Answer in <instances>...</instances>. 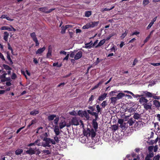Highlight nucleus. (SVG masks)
Masks as SVG:
<instances>
[{
	"instance_id": "nucleus-40",
	"label": "nucleus",
	"mask_w": 160,
	"mask_h": 160,
	"mask_svg": "<svg viewBox=\"0 0 160 160\" xmlns=\"http://www.w3.org/2000/svg\"><path fill=\"white\" fill-rule=\"evenodd\" d=\"M62 64H60L59 65L58 62L54 63L53 64V66H54V67L56 66L58 67H60L62 66Z\"/></svg>"
},
{
	"instance_id": "nucleus-49",
	"label": "nucleus",
	"mask_w": 160,
	"mask_h": 160,
	"mask_svg": "<svg viewBox=\"0 0 160 160\" xmlns=\"http://www.w3.org/2000/svg\"><path fill=\"white\" fill-rule=\"evenodd\" d=\"M42 152L46 154H49L50 153V151L48 150H43Z\"/></svg>"
},
{
	"instance_id": "nucleus-5",
	"label": "nucleus",
	"mask_w": 160,
	"mask_h": 160,
	"mask_svg": "<svg viewBox=\"0 0 160 160\" xmlns=\"http://www.w3.org/2000/svg\"><path fill=\"white\" fill-rule=\"evenodd\" d=\"M30 36L33 41L35 42L36 46H38L39 44L38 40L36 37V34L35 32H33L30 34Z\"/></svg>"
},
{
	"instance_id": "nucleus-39",
	"label": "nucleus",
	"mask_w": 160,
	"mask_h": 160,
	"mask_svg": "<svg viewBox=\"0 0 160 160\" xmlns=\"http://www.w3.org/2000/svg\"><path fill=\"white\" fill-rule=\"evenodd\" d=\"M127 32L126 31H125V32L123 33L121 36V38L122 39H123L127 35Z\"/></svg>"
},
{
	"instance_id": "nucleus-51",
	"label": "nucleus",
	"mask_w": 160,
	"mask_h": 160,
	"mask_svg": "<svg viewBox=\"0 0 160 160\" xmlns=\"http://www.w3.org/2000/svg\"><path fill=\"white\" fill-rule=\"evenodd\" d=\"M95 106L94 105L93 106H89L88 107V108L92 110V111H93L95 109Z\"/></svg>"
},
{
	"instance_id": "nucleus-50",
	"label": "nucleus",
	"mask_w": 160,
	"mask_h": 160,
	"mask_svg": "<svg viewBox=\"0 0 160 160\" xmlns=\"http://www.w3.org/2000/svg\"><path fill=\"white\" fill-rule=\"evenodd\" d=\"M70 114L72 115H77V113L75 111H72L69 112Z\"/></svg>"
},
{
	"instance_id": "nucleus-23",
	"label": "nucleus",
	"mask_w": 160,
	"mask_h": 160,
	"mask_svg": "<svg viewBox=\"0 0 160 160\" xmlns=\"http://www.w3.org/2000/svg\"><path fill=\"white\" fill-rule=\"evenodd\" d=\"M39 113V111L36 110H34L30 112V114L32 115H36Z\"/></svg>"
},
{
	"instance_id": "nucleus-7",
	"label": "nucleus",
	"mask_w": 160,
	"mask_h": 160,
	"mask_svg": "<svg viewBox=\"0 0 160 160\" xmlns=\"http://www.w3.org/2000/svg\"><path fill=\"white\" fill-rule=\"evenodd\" d=\"M82 56V52L79 51L75 54L74 58L75 60H78L81 58Z\"/></svg>"
},
{
	"instance_id": "nucleus-31",
	"label": "nucleus",
	"mask_w": 160,
	"mask_h": 160,
	"mask_svg": "<svg viewBox=\"0 0 160 160\" xmlns=\"http://www.w3.org/2000/svg\"><path fill=\"white\" fill-rule=\"evenodd\" d=\"M103 82V81H100L98 83L96 86H95L92 89V90L95 89L97 88L99 86L102 84Z\"/></svg>"
},
{
	"instance_id": "nucleus-56",
	"label": "nucleus",
	"mask_w": 160,
	"mask_h": 160,
	"mask_svg": "<svg viewBox=\"0 0 160 160\" xmlns=\"http://www.w3.org/2000/svg\"><path fill=\"white\" fill-rule=\"evenodd\" d=\"M128 123L129 124V126H131L132 125L133 123V121L132 120H129L128 122Z\"/></svg>"
},
{
	"instance_id": "nucleus-59",
	"label": "nucleus",
	"mask_w": 160,
	"mask_h": 160,
	"mask_svg": "<svg viewBox=\"0 0 160 160\" xmlns=\"http://www.w3.org/2000/svg\"><path fill=\"white\" fill-rule=\"evenodd\" d=\"M153 23H153L152 22H151L148 25V26L147 27V29H149L152 27V25H153Z\"/></svg>"
},
{
	"instance_id": "nucleus-11",
	"label": "nucleus",
	"mask_w": 160,
	"mask_h": 160,
	"mask_svg": "<svg viewBox=\"0 0 160 160\" xmlns=\"http://www.w3.org/2000/svg\"><path fill=\"white\" fill-rule=\"evenodd\" d=\"M66 126V123L64 120H62L59 123V128L61 129Z\"/></svg>"
},
{
	"instance_id": "nucleus-16",
	"label": "nucleus",
	"mask_w": 160,
	"mask_h": 160,
	"mask_svg": "<svg viewBox=\"0 0 160 160\" xmlns=\"http://www.w3.org/2000/svg\"><path fill=\"white\" fill-rule=\"evenodd\" d=\"M96 120L97 119H94L92 121L93 127L95 130H96L98 128V124Z\"/></svg>"
},
{
	"instance_id": "nucleus-17",
	"label": "nucleus",
	"mask_w": 160,
	"mask_h": 160,
	"mask_svg": "<svg viewBox=\"0 0 160 160\" xmlns=\"http://www.w3.org/2000/svg\"><path fill=\"white\" fill-rule=\"evenodd\" d=\"M107 96V94L106 93H104V94L101 95V96H99L98 100L100 101H102L104 100L106 97Z\"/></svg>"
},
{
	"instance_id": "nucleus-36",
	"label": "nucleus",
	"mask_w": 160,
	"mask_h": 160,
	"mask_svg": "<svg viewBox=\"0 0 160 160\" xmlns=\"http://www.w3.org/2000/svg\"><path fill=\"white\" fill-rule=\"evenodd\" d=\"M149 3V0H143V4L144 6H145L148 5Z\"/></svg>"
},
{
	"instance_id": "nucleus-41",
	"label": "nucleus",
	"mask_w": 160,
	"mask_h": 160,
	"mask_svg": "<svg viewBox=\"0 0 160 160\" xmlns=\"http://www.w3.org/2000/svg\"><path fill=\"white\" fill-rule=\"evenodd\" d=\"M160 158V156L158 154L155 155L153 158V160H159Z\"/></svg>"
},
{
	"instance_id": "nucleus-52",
	"label": "nucleus",
	"mask_w": 160,
	"mask_h": 160,
	"mask_svg": "<svg viewBox=\"0 0 160 160\" xmlns=\"http://www.w3.org/2000/svg\"><path fill=\"white\" fill-rule=\"evenodd\" d=\"M152 97L155 99H158L160 98V97L158 96H157L155 95V94L153 93Z\"/></svg>"
},
{
	"instance_id": "nucleus-2",
	"label": "nucleus",
	"mask_w": 160,
	"mask_h": 160,
	"mask_svg": "<svg viewBox=\"0 0 160 160\" xmlns=\"http://www.w3.org/2000/svg\"><path fill=\"white\" fill-rule=\"evenodd\" d=\"M99 22H91L87 23L83 26L82 28L83 29H88L90 28H93L98 26Z\"/></svg>"
},
{
	"instance_id": "nucleus-35",
	"label": "nucleus",
	"mask_w": 160,
	"mask_h": 160,
	"mask_svg": "<svg viewBox=\"0 0 160 160\" xmlns=\"http://www.w3.org/2000/svg\"><path fill=\"white\" fill-rule=\"evenodd\" d=\"M154 156V154L153 152H149V154L146 157H148L150 158Z\"/></svg>"
},
{
	"instance_id": "nucleus-33",
	"label": "nucleus",
	"mask_w": 160,
	"mask_h": 160,
	"mask_svg": "<svg viewBox=\"0 0 160 160\" xmlns=\"http://www.w3.org/2000/svg\"><path fill=\"white\" fill-rule=\"evenodd\" d=\"M35 144H37L38 146H42V143L40 142V140L38 139L35 142Z\"/></svg>"
},
{
	"instance_id": "nucleus-54",
	"label": "nucleus",
	"mask_w": 160,
	"mask_h": 160,
	"mask_svg": "<svg viewBox=\"0 0 160 160\" xmlns=\"http://www.w3.org/2000/svg\"><path fill=\"white\" fill-rule=\"evenodd\" d=\"M65 28H66L65 26V27L62 26V30L61 32L62 33H63L65 32L66 30L67 29H65Z\"/></svg>"
},
{
	"instance_id": "nucleus-21",
	"label": "nucleus",
	"mask_w": 160,
	"mask_h": 160,
	"mask_svg": "<svg viewBox=\"0 0 160 160\" xmlns=\"http://www.w3.org/2000/svg\"><path fill=\"white\" fill-rule=\"evenodd\" d=\"M11 27L10 26L9 27L8 26H3L1 28V30H7L8 31H11Z\"/></svg>"
},
{
	"instance_id": "nucleus-14",
	"label": "nucleus",
	"mask_w": 160,
	"mask_h": 160,
	"mask_svg": "<svg viewBox=\"0 0 160 160\" xmlns=\"http://www.w3.org/2000/svg\"><path fill=\"white\" fill-rule=\"evenodd\" d=\"M46 48L44 47L42 48H40L36 51V54H41L45 50Z\"/></svg>"
},
{
	"instance_id": "nucleus-44",
	"label": "nucleus",
	"mask_w": 160,
	"mask_h": 160,
	"mask_svg": "<svg viewBox=\"0 0 160 160\" xmlns=\"http://www.w3.org/2000/svg\"><path fill=\"white\" fill-rule=\"evenodd\" d=\"M96 108L98 113L101 112V108H100V107L99 105H98L96 106Z\"/></svg>"
},
{
	"instance_id": "nucleus-43",
	"label": "nucleus",
	"mask_w": 160,
	"mask_h": 160,
	"mask_svg": "<svg viewBox=\"0 0 160 160\" xmlns=\"http://www.w3.org/2000/svg\"><path fill=\"white\" fill-rule=\"evenodd\" d=\"M58 136L55 135V136L54 137V140H54L55 142H58L59 141Z\"/></svg>"
},
{
	"instance_id": "nucleus-27",
	"label": "nucleus",
	"mask_w": 160,
	"mask_h": 160,
	"mask_svg": "<svg viewBox=\"0 0 160 160\" xmlns=\"http://www.w3.org/2000/svg\"><path fill=\"white\" fill-rule=\"evenodd\" d=\"M144 93L149 98H151L152 97V94L153 93H152L149 92H148V91H145L144 92Z\"/></svg>"
},
{
	"instance_id": "nucleus-64",
	"label": "nucleus",
	"mask_w": 160,
	"mask_h": 160,
	"mask_svg": "<svg viewBox=\"0 0 160 160\" xmlns=\"http://www.w3.org/2000/svg\"><path fill=\"white\" fill-rule=\"evenodd\" d=\"M157 120L160 122V114H157L156 115Z\"/></svg>"
},
{
	"instance_id": "nucleus-53",
	"label": "nucleus",
	"mask_w": 160,
	"mask_h": 160,
	"mask_svg": "<svg viewBox=\"0 0 160 160\" xmlns=\"http://www.w3.org/2000/svg\"><path fill=\"white\" fill-rule=\"evenodd\" d=\"M0 58L2 59V60L3 61H5V58L3 55V54L0 52Z\"/></svg>"
},
{
	"instance_id": "nucleus-61",
	"label": "nucleus",
	"mask_w": 160,
	"mask_h": 160,
	"mask_svg": "<svg viewBox=\"0 0 160 160\" xmlns=\"http://www.w3.org/2000/svg\"><path fill=\"white\" fill-rule=\"evenodd\" d=\"M151 64L154 66H158L160 65V62H158L157 63H152Z\"/></svg>"
},
{
	"instance_id": "nucleus-28",
	"label": "nucleus",
	"mask_w": 160,
	"mask_h": 160,
	"mask_svg": "<svg viewBox=\"0 0 160 160\" xmlns=\"http://www.w3.org/2000/svg\"><path fill=\"white\" fill-rule=\"evenodd\" d=\"M93 47L92 45L90 44V43H87L85 44V46L83 47V48L87 49H90Z\"/></svg>"
},
{
	"instance_id": "nucleus-47",
	"label": "nucleus",
	"mask_w": 160,
	"mask_h": 160,
	"mask_svg": "<svg viewBox=\"0 0 160 160\" xmlns=\"http://www.w3.org/2000/svg\"><path fill=\"white\" fill-rule=\"evenodd\" d=\"M107 105L106 101H103L101 104V105L103 108H104Z\"/></svg>"
},
{
	"instance_id": "nucleus-13",
	"label": "nucleus",
	"mask_w": 160,
	"mask_h": 160,
	"mask_svg": "<svg viewBox=\"0 0 160 160\" xmlns=\"http://www.w3.org/2000/svg\"><path fill=\"white\" fill-rule=\"evenodd\" d=\"M143 105L144 108L146 110H148L151 108L152 104L151 103H147Z\"/></svg>"
},
{
	"instance_id": "nucleus-58",
	"label": "nucleus",
	"mask_w": 160,
	"mask_h": 160,
	"mask_svg": "<svg viewBox=\"0 0 160 160\" xmlns=\"http://www.w3.org/2000/svg\"><path fill=\"white\" fill-rule=\"evenodd\" d=\"M123 122H124V120H123V119H119L118 120V122L119 124H120V125H121V124L123 123Z\"/></svg>"
},
{
	"instance_id": "nucleus-57",
	"label": "nucleus",
	"mask_w": 160,
	"mask_h": 160,
	"mask_svg": "<svg viewBox=\"0 0 160 160\" xmlns=\"http://www.w3.org/2000/svg\"><path fill=\"white\" fill-rule=\"evenodd\" d=\"M138 62V61L137 59H135L134 61V62H133V63L132 65V67H134L135 66V65Z\"/></svg>"
},
{
	"instance_id": "nucleus-37",
	"label": "nucleus",
	"mask_w": 160,
	"mask_h": 160,
	"mask_svg": "<svg viewBox=\"0 0 160 160\" xmlns=\"http://www.w3.org/2000/svg\"><path fill=\"white\" fill-rule=\"evenodd\" d=\"M94 96L93 95H92L89 98V100H88V102H90V104H92V101L94 100Z\"/></svg>"
},
{
	"instance_id": "nucleus-46",
	"label": "nucleus",
	"mask_w": 160,
	"mask_h": 160,
	"mask_svg": "<svg viewBox=\"0 0 160 160\" xmlns=\"http://www.w3.org/2000/svg\"><path fill=\"white\" fill-rule=\"evenodd\" d=\"M126 123H123L121 124L120 126V127L122 129H124L126 127Z\"/></svg>"
},
{
	"instance_id": "nucleus-1",
	"label": "nucleus",
	"mask_w": 160,
	"mask_h": 160,
	"mask_svg": "<svg viewBox=\"0 0 160 160\" xmlns=\"http://www.w3.org/2000/svg\"><path fill=\"white\" fill-rule=\"evenodd\" d=\"M43 140L45 142H42V146L44 147H50L51 144H55V142L53 139L49 138H44Z\"/></svg>"
},
{
	"instance_id": "nucleus-8",
	"label": "nucleus",
	"mask_w": 160,
	"mask_h": 160,
	"mask_svg": "<svg viewBox=\"0 0 160 160\" xmlns=\"http://www.w3.org/2000/svg\"><path fill=\"white\" fill-rule=\"evenodd\" d=\"M148 102V100L144 97H141L139 99V102L143 105L147 103Z\"/></svg>"
},
{
	"instance_id": "nucleus-25",
	"label": "nucleus",
	"mask_w": 160,
	"mask_h": 160,
	"mask_svg": "<svg viewBox=\"0 0 160 160\" xmlns=\"http://www.w3.org/2000/svg\"><path fill=\"white\" fill-rule=\"evenodd\" d=\"M105 42V40L104 39H103L100 41V42L98 43V44L95 47V48H97L98 47L102 46Z\"/></svg>"
},
{
	"instance_id": "nucleus-20",
	"label": "nucleus",
	"mask_w": 160,
	"mask_h": 160,
	"mask_svg": "<svg viewBox=\"0 0 160 160\" xmlns=\"http://www.w3.org/2000/svg\"><path fill=\"white\" fill-rule=\"evenodd\" d=\"M83 117H85L86 118L87 120H88L89 119V114L87 113V112L85 111H83Z\"/></svg>"
},
{
	"instance_id": "nucleus-38",
	"label": "nucleus",
	"mask_w": 160,
	"mask_h": 160,
	"mask_svg": "<svg viewBox=\"0 0 160 160\" xmlns=\"http://www.w3.org/2000/svg\"><path fill=\"white\" fill-rule=\"evenodd\" d=\"M75 52L74 51L73 52H70V57L72 58H74V57L75 55Z\"/></svg>"
},
{
	"instance_id": "nucleus-63",
	"label": "nucleus",
	"mask_w": 160,
	"mask_h": 160,
	"mask_svg": "<svg viewBox=\"0 0 160 160\" xmlns=\"http://www.w3.org/2000/svg\"><path fill=\"white\" fill-rule=\"evenodd\" d=\"M110 8H102L101 10V11L102 12H104L105 11H110Z\"/></svg>"
},
{
	"instance_id": "nucleus-45",
	"label": "nucleus",
	"mask_w": 160,
	"mask_h": 160,
	"mask_svg": "<svg viewBox=\"0 0 160 160\" xmlns=\"http://www.w3.org/2000/svg\"><path fill=\"white\" fill-rule=\"evenodd\" d=\"M59 121V118H57L56 117V118H55V119H54V123L55 124L57 125L58 123V122Z\"/></svg>"
},
{
	"instance_id": "nucleus-62",
	"label": "nucleus",
	"mask_w": 160,
	"mask_h": 160,
	"mask_svg": "<svg viewBox=\"0 0 160 160\" xmlns=\"http://www.w3.org/2000/svg\"><path fill=\"white\" fill-rule=\"evenodd\" d=\"M154 127H155V128L157 129L158 130L159 129V125L158 124V123H154Z\"/></svg>"
},
{
	"instance_id": "nucleus-22",
	"label": "nucleus",
	"mask_w": 160,
	"mask_h": 160,
	"mask_svg": "<svg viewBox=\"0 0 160 160\" xmlns=\"http://www.w3.org/2000/svg\"><path fill=\"white\" fill-rule=\"evenodd\" d=\"M111 103L115 104L116 103L117 101L118 100L116 97H112L110 98Z\"/></svg>"
},
{
	"instance_id": "nucleus-48",
	"label": "nucleus",
	"mask_w": 160,
	"mask_h": 160,
	"mask_svg": "<svg viewBox=\"0 0 160 160\" xmlns=\"http://www.w3.org/2000/svg\"><path fill=\"white\" fill-rule=\"evenodd\" d=\"M83 111H81L79 110L78 112L77 115L78 114L79 116L82 117H83V114H82L83 113Z\"/></svg>"
},
{
	"instance_id": "nucleus-18",
	"label": "nucleus",
	"mask_w": 160,
	"mask_h": 160,
	"mask_svg": "<svg viewBox=\"0 0 160 160\" xmlns=\"http://www.w3.org/2000/svg\"><path fill=\"white\" fill-rule=\"evenodd\" d=\"M9 35V33L7 32H4L3 39L6 42L8 41Z\"/></svg>"
},
{
	"instance_id": "nucleus-34",
	"label": "nucleus",
	"mask_w": 160,
	"mask_h": 160,
	"mask_svg": "<svg viewBox=\"0 0 160 160\" xmlns=\"http://www.w3.org/2000/svg\"><path fill=\"white\" fill-rule=\"evenodd\" d=\"M42 127H41L37 129V131L36 132V133H37L40 134L41 133L42 131Z\"/></svg>"
},
{
	"instance_id": "nucleus-10",
	"label": "nucleus",
	"mask_w": 160,
	"mask_h": 160,
	"mask_svg": "<svg viewBox=\"0 0 160 160\" xmlns=\"http://www.w3.org/2000/svg\"><path fill=\"white\" fill-rule=\"evenodd\" d=\"M87 112L88 113L92 115V116H94L95 117V119H97L98 118V113L94 112L93 111H91L90 110H88Z\"/></svg>"
},
{
	"instance_id": "nucleus-3",
	"label": "nucleus",
	"mask_w": 160,
	"mask_h": 160,
	"mask_svg": "<svg viewBox=\"0 0 160 160\" xmlns=\"http://www.w3.org/2000/svg\"><path fill=\"white\" fill-rule=\"evenodd\" d=\"M119 92V91L116 90L112 91L109 93V95L110 96H113L115 95V94H118L116 97L117 99L118 100L122 98L125 96L124 93L122 92H120L118 93V92Z\"/></svg>"
},
{
	"instance_id": "nucleus-30",
	"label": "nucleus",
	"mask_w": 160,
	"mask_h": 160,
	"mask_svg": "<svg viewBox=\"0 0 160 160\" xmlns=\"http://www.w3.org/2000/svg\"><path fill=\"white\" fill-rule=\"evenodd\" d=\"M23 152V150L21 149H18L15 151V154L17 155H19L21 154Z\"/></svg>"
},
{
	"instance_id": "nucleus-19",
	"label": "nucleus",
	"mask_w": 160,
	"mask_h": 160,
	"mask_svg": "<svg viewBox=\"0 0 160 160\" xmlns=\"http://www.w3.org/2000/svg\"><path fill=\"white\" fill-rule=\"evenodd\" d=\"M96 130L92 129L89 131V135H91L92 137H94L96 136Z\"/></svg>"
},
{
	"instance_id": "nucleus-9",
	"label": "nucleus",
	"mask_w": 160,
	"mask_h": 160,
	"mask_svg": "<svg viewBox=\"0 0 160 160\" xmlns=\"http://www.w3.org/2000/svg\"><path fill=\"white\" fill-rule=\"evenodd\" d=\"M36 148L34 149L30 148H29V150H28L27 151H26V152L27 153L29 154H33L35 153V150H36Z\"/></svg>"
},
{
	"instance_id": "nucleus-15",
	"label": "nucleus",
	"mask_w": 160,
	"mask_h": 160,
	"mask_svg": "<svg viewBox=\"0 0 160 160\" xmlns=\"http://www.w3.org/2000/svg\"><path fill=\"white\" fill-rule=\"evenodd\" d=\"M54 131L55 133V135H58L60 134L59 131V129L58 126H55L53 128Z\"/></svg>"
},
{
	"instance_id": "nucleus-55",
	"label": "nucleus",
	"mask_w": 160,
	"mask_h": 160,
	"mask_svg": "<svg viewBox=\"0 0 160 160\" xmlns=\"http://www.w3.org/2000/svg\"><path fill=\"white\" fill-rule=\"evenodd\" d=\"M132 96L134 98H137L138 97H140L142 96V95H139L138 94L135 95L133 93V94H132Z\"/></svg>"
},
{
	"instance_id": "nucleus-42",
	"label": "nucleus",
	"mask_w": 160,
	"mask_h": 160,
	"mask_svg": "<svg viewBox=\"0 0 160 160\" xmlns=\"http://www.w3.org/2000/svg\"><path fill=\"white\" fill-rule=\"evenodd\" d=\"M154 146H151L148 147V150L149 152H152V151L153 150Z\"/></svg>"
},
{
	"instance_id": "nucleus-12",
	"label": "nucleus",
	"mask_w": 160,
	"mask_h": 160,
	"mask_svg": "<svg viewBox=\"0 0 160 160\" xmlns=\"http://www.w3.org/2000/svg\"><path fill=\"white\" fill-rule=\"evenodd\" d=\"M52 49L49 46L48 49V52L47 54V57L48 58H51L52 56Z\"/></svg>"
},
{
	"instance_id": "nucleus-60",
	"label": "nucleus",
	"mask_w": 160,
	"mask_h": 160,
	"mask_svg": "<svg viewBox=\"0 0 160 160\" xmlns=\"http://www.w3.org/2000/svg\"><path fill=\"white\" fill-rule=\"evenodd\" d=\"M150 37V35H149L146 38V39L144 41V43H145L149 39Z\"/></svg>"
},
{
	"instance_id": "nucleus-32",
	"label": "nucleus",
	"mask_w": 160,
	"mask_h": 160,
	"mask_svg": "<svg viewBox=\"0 0 160 160\" xmlns=\"http://www.w3.org/2000/svg\"><path fill=\"white\" fill-rule=\"evenodd\" d=\"M91 14L92 12L91 11H87L85 12V16L86 17H88L91 15Z\"/></svg>"
},
{
	"instance_id": "nucleus-26",
	"label": "nucleus",
	"mask_w": 160,
	"mask_h": 160,
	"mask_svg": "<svg viewBox=\"0 0 160 160\" xmlns=\"http://www.w3.org/2000/svg\"><path fill=\"white\" fill-rule=\"evenodd\" d=\"M153 104L157 107L159 108L160 107V103L159 101L154 100L153 101Z\"/></svg>"
},
{
	"instance_id": "nucleus-29",
	"label": "nucleus",
	"mask_w": 160,
	"mask_h": 160,
	"mask_svg": "<svg viewBox=\"0 0 160 160\" xmlns=\"http://www.w3.org/2000/svg\"><path fill=\"white\" fill-rule=\"evenodd\" d=\"M141 117V114L137 113H135L133 115V118L134 119H138Z\"/></svg>"
},
{
	"instance_id": "nucleus-6",
	"label": "nucleus",
	"mask_w": 160,
	"mask_h": 160,
	"mask_svg": "<svg viewBox=\"0 0 160 160\" xmlns=\"http://www.w3.org/2000/svg\"><path fill=\"white\" fill-rule=\"evenodd\" d=\"M55 9L54 8L50 9L48 10V8L46 7H43L40 8H39V11L45 12L46 13H49L51 12L53 10Z\"/></svg>"
},
{
	"instance_id": "nucleus-24",
	"label": "nucleus",
	"mask_w": 160,
	"mask_h": 160,
	"mask_svg": "<svg viewBox=\"0 0 160 160\" xmlns=\"http://www.w3.org/2000/svg\"><path fill=\"white\" fill-rule=\"evenodd\" d=\"M56 117V116L55 115H51L48 116V118L49 121H52Z\"/></svg>"
},
{
	"instance_id": "nucleus-4",
	"label": "nucleus",
	"mask_w": 160,
	"mask_h": 160,
	"mask_svg": "<svg viewBox=\"0 0 160 160\" xmlns=\"http://www.w3.org/2000/svg\"><path fill=\"white\" fill-rule=\"evenodd\" d=\"M71 122L72 124L77 126L80 124L82 125H83L82 121L81 120H79L76 118H73L71 120Z\"/></svg>"
}]
</instances>
